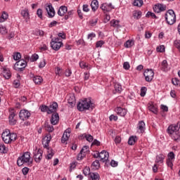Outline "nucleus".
Instances as JSON below:
<instances>
[{"label": "nucleus", "mask_w": 180, "mask_h": 180, "mask_svg": "<svg viewBox=\"0 0 180 180\" xmlns=\"http://www.w3.org/2000/svg\"><path fill=\"white\" fill-rule=\"evenodd\" d=\"M103 44H105V41H103V40L98 41L96 43V48L99 49V47H102V46H103Z\"/></svg>", "instance_id": "obj_46"}, {"label": "nucleus", "mask_w": 180, "mask_h": 180, "mask_svg": "<svg viewBox=\"0 0 180 180\" xmlns=\"http://www.w3.org/2000/svg\"><path fill=\"white\" fill-rule=\"evenodd\" d=\"M79 67L80 68H83L84 70H89L91 68L89 67V65L86 64V63L84 61L79 63Z\"/></svg>", "instance_id": "obj_35"}, {"label": "nucleus", "mask_w": 180, "mask_h": 180, "mask_svg": "<svg viewBox=\"0 0 180 180\" xmlns=\"http://www.w3.org/2000/svg\"><path fill=\"white\" fill-rule=\"evenodd\" d=\"M101 9H102V11H103L104 12H110V11H112V9H115V7L113 6V5L112 4V3H103L101 4Z\"/></svg>", "instance_id": "obj_11"}, {"label": "nucleus", "mask_w": 180, "mask_h": 180, "mask_svg": "<svg viewBox=\"0 0 180 180\" xmlns=\"http://www.w3.org/2000/svg\"><path fill=\"white\" fill-rule=\"evenodd\" d=\"M33 81L34 84H37V85H40V84L43 82V77H41V76H34L33 77Z\"/></svg>", "instance_id": "obj_28"}, {"label": "nucleus", "mask_w": 180, "mask_h": 180, "mask_svg": "<svg viewBox=\"0 0 180 180\" xmlns=\"http://www.w3.org/2000/svg\"><path fill=\"white\" fill-rule=\"evenodd\" d=\"M138 133H144L146 130V123L143 121H140L138 124Z\"/></svg>", "instance_id": "obj_20"}, {"label": "nucleus", "mask_w": 180, "mask_h": 180, "mask_svg": "<svg viewBox=\"0 0 180 180\" xmlns=\"http://www.w3.org/2000/svg\"><path fill=\"white\" fill-rule=\"evenodd\" d=\"M168 25H174L176 22V15L173 10H169L165 16Z\"/></svg>", "instance_id": "obj_3"}, {"label": "nucleus", "mask_w": 180, "mask_h": 180, "mask_svg": "<svg viewBox=\"0 0 180 180\" xmlns=\"http://www.w3.org/2000/svg\"><path fill=\"white\" fill-rule=\"evenodd\" d=\"M16 114L15 113V110H10L9 119L15 118Z\"/></svg>", "instance_id": "obj_51"}, {"label": "nucleus", "mask_w": 180, "mask_h": 180, "mask_svg": "<svg viewBox=\"0 0 180 180\" xmlns=\"http://www.w3.org/2000/svg\"><path fill=\"white\" fill-rule=\"evenodd\" d=\"M115 112L117 115L124 117V116H126L127 113V110H126L125 108H122V107H117L115 109Z\"/></svg>", "instance_id": "obj_17"}, {"label": "nucleus", "mask_w": 180, "mask_h": 180, "mask_svg": "<svg viewBox=\"0 0 180 180\" xmlns=\"http://www.w3.org/2000/svg\"><path fill=\"white\" fill-rule=\"evenodd\" d=\"M174 158H167L166 160V164L167 167L172 169V167H174Z\"/></svg>", "instance_id": "obj_32"}, {"label": "nucleus", "mask_w": 180, "mask_h": 180, "mask_svg": "<svg viewBox=\"0 0 180 180\" xmlns=\"http://www.w3.org/2000/svg\"><path fill=\"white\" fill-rule=\"evenodd\" d=\"M13 86L15 88H19V86H20V81L19 80H14L13 82Z\"/></svg>", "instance_id": "obj_58"}, {"label": "nucleus", "mask_w": 180, "mask_h": 180, "mask_svg": "<svg viewBox=\"0 0 180 180\" xmlns=\"http://www.w3.org/2000/svg\"><path fill=\"white\" fill-rule=\"evenodd\" d=\"M94 158H109V153L106 150H102L100 153L96 152L94 155Z\"/></svg>", "instance_id": "obj_13"}, {"label": "nucleus", "mask_w": 180, "mask_h": 180, "mask_svg": "<svg viewBox=\"0 0 180 180\" xmlns=\"http://www.w3.org/2000/svg\"><path fill=\"white\" fill-rule=\"evenodd\" d=\"M57 108H58V104L57 103L54 102L52 104H51L49 107L48 115L54 113V112L57 110Z\"/></svg>", "instance_id": "obj_18"}, {"label": "nucleus", "mask_w": 180, "mask_h": 180, "mask_svg": "<svg viewBox=\"0 0 180 180\" xmlns=\"http://www.w3.org/2000/svg\"><path fill=\"white\" fill-rule=\"evenodd\" d=\"M46 11L50 18H54V15H56V11H54V8H53V6L48 5L46 7Z\"/></svg>", "instance_id": "obj_15"}, {"label": "nucleus", "mask_w": 180, "mask_h": 180, "mask_svg": "<svg viewBox=\"0 0 180 180\" xmlns=\"http://www.w3.org/2000/svg\"><path fill=\"white\" fill-rule=\"evenodd\" d=\"M134 16L136 18V19H140L141 18V11L135 12Z\"/></svg>", "instance_id": "obj_53"}, {"label": "nucleus", "mask_w": 180, "mask_h": 180, "mask_svg": "<svg viewBox=\"0 0 180 180\" xmlns=\"http://www.w3.org/2000/svg\"><path fill=\"white\" fill-rule=\"evenodd\" d=\"M22 172L23 175H27V174H29V168H27V167L22 168Z\"/></svg>", "instance_id": "obj_61"}, {"label": "nucleus", "mask_w": 180, "mask_h": 180, "mask_svg": "<svg viewBox=\"0 0 180 180\" xmlns=\"http://www.w3.org/2000/svg\"><path fill=\"white\" fill-rule=\"evenodd\" d=\"M161 70L162 71H167L168 68V62H167V60H164L161 63Z\"/></svg>", "instance_id": "obj_31"}, {"label": "nucleus", "mask_w": 180, "mask_h": 180, "mask_svg": "<svg viewBox=\"0 0 180 180\" xmlns=\"http://www.w3.org/2000/svg\"><path fill=\"white\" fill-rule=\"evenodd\" d=\"M41 153H42L41 150H38L37 152V153L34 155V158H40V157H41Z\"/></svg>", "instance_id": "obj_64"}, {"label": "nucleus", "mask_w": 180, "mask_h": 180, "mask_svg": "<svg viewBox=\"0 0 180 180\" xmlns=\"http://www.w3.org/2000/svg\"><path fill=\"white\" fill-rule=\"evenodd\" d=\"M41 112H47V113L49 114V106H47V105H42L41 107Z\"/></svg>", "instance_id": "obj_56"}, {"label": "nucleus", "mask_w": 180, "mask_h": 180, "mask_svg": "<svg viewBox=\"0 0 180 180\" xmlns=\"http://www.w3.org/2000/svg\"><path fill=\"white\" fill-rule=\"evenodd\" d=\"M154 71L153 69H147L143 72V76L145 77V80L146 82H151L153 78H154Z\"/></svg>", "instance_id": "obj_6"}, {"label": "nucleus", "mask_w": 180, "mask_h": 180, "mask_svg": "<svg viewBox=\"0 0 180 180\" xmlns=\"http://www.w3.org/2000/svg\"><path fill=\"white\" fill-rule=\"evenodd\" d=\"M1 137L6 144H11L12 141H15L16 139H18V135L15 133H11L9 129H5L1 134Z\"/></svg>", "instance_id": "obj_2"}, {"label": "nucleus", "mask_w": 180, "mask_h": 180, "mask_svg": "<svg viewBox=\"0 0 180 180\" xmlns=\"http://www.w3.org/2000/svg\"><path fill=\"white\" fill-rule=\"evenodd\" d=\"M72 15H73V11H68V14L65 15V19L66 20L70 19V18H71V16H72Z\"/></svg>", "instance_id": "obj_52"}, {"label": "nucleus", "mask_w": 180, "mask_h": 180, "mask_svg": "<svg viewBox=\"0 0 180 180\" xmlns=\"http://www.w3.org/2000/svg\"><path fill=\"white\" fill-rule=\"evenodd\" d=\"M123 101H124V98H123V96H119L117 98V102H118V105H120V106H123Z\"/></svg>", "instance_id": "obj_48"}, {"label": "nucleus", "mask_w": 180, "mask_h": 180, "mask_svg": "<svg viewBox=\"0 0 180 180\" xmlns=\"http://www.w3.org/2000/svg\"><path fill=\"white\" fill-rule=\"evenodd\" d=\"M0 153L1 154H5V153H8L6 146H5V144H4V143H0Z\"/></svg>", "instance_id": "obj_36"}, {"label": "nucleus", "mask_w": 180, "mask_h": 180, "mask_svg": "<svg viewBox=\"0 0 180 180\" xmlns=\"http://www.w3.org/2000/svg\"><path fill=\"white\" fill-rule=\"evenodd\" d=\"M68 103L70 108H74L75 106V97L72 96L68 98Z\"/></svg>", "instance_id": "obj_29"}, {"label": "nucleus", "mask_w": 180, "mask_h": 180, "mask_svg": "<svg viewBox=\"0 0 180 180\" xmlns=\"http://www.w3.org/2000/svg\"><path fill=\"white\" fill-rule=\"evenodd\" d=\"M91 168L92 169H94V171H96V169H99L101 168V163H99V160H96L91 164Z\"/></svg>", "instance_id": "obj_27"}, {"label": "nucleus", "mask_w": 180, "mask_h": 180, "mask_svg": "<svg viewBox=\"0 0 180 180\" xmlns=\"http://www.w3.org/2000/svg\"><path fill=\"white\" fill-rule=\"evenodd\" d=\"M98 23V18L93 19L90 21L91 26H95Z\"/></svg>", "instance_id": "obj_63"}, {"label": "nucleus", "mask_w": 180, "mask_h": 180, "mask_svg": "<svg viewBox=\"0 0 180 180\" xmlns=\"http://www.w3.org/2000/svg\"><path fill=\"white\" fill-rule=\"evenodd\" d=\"M114 88L115 91V94H120L122 91H123V89L122 88V85L119 83H115Z\"/></svg>", "instance_id": "obj_25"}, {"label": "nucleus", "mask_w": 180, "mask_h": 180, "mask_svg": "<svg viewBox=\"0 0 180 180\" xmlns=\"http://www.w3.org/2000/svg\"><path fill=\"white\" fill-rule=\"evenodd\" d=\"M13 57V60H15V61H18V60H20V58H22V55H20V53L17 52V53H14Z\"/></svg>", "instance_id": "obj_42"}, {"label": "nucleus", "mask_w": 180, "mask_h": 180, "mask_svg": "<svg viewBox=\"0 0 180 180\" xmlns=\"http://www.w3.org/2000/svg\"><path fill=\"white\" fill-rule=\"evenodd\" d=\"M91 7L93 12H96L99 8V2L98 0H93L91 3Z\"/></svg>", "instance_id": "obj_23"}, {"label": "nucleus", "mask_w": 180, "mask_h": 180, "mask_svg": "<svg viewBox=\"0 0 180 180\" xmlns=\"http://www.w3.org/2000/svg\"><path fill=\"white\" fill-rule=\"evenodd\" d=\"M143 0H135L134 1V6H139V8L141 6H143Z\"/></svg>", "instance_id": "obj_39"}, {"label": "nucleus", "mask_w": 180, "mask_h": 180, "mask_svg": "<svg viewBox=\"0 0 180 180\" xmlns=\"http://www.w3.org/2000/svg\"><path fill=\"white\" fill-rule=\"evenodd\" d=\"M9 18V15L6 11H3L1 13V15L0 16V23H3V22H5L6 19Z\"/></svg>", "instance_id": "obj_26"}, {"label": "nucleus", "mask_w": 180, "mask_h": 180, "mask_svg": "<svg viewBox=\"0 0 180 180\" xmlns=\"http://www.w3.org/2000/svg\"><path fill=\"white\" fill-rule=\"evenodd\" d=\"M37 60H39V55L34 53V55H32L30 58V61L32 63H34V61H37Z\"/></svg>", "instance_id": "obj_47"}, {"label": "nucleus", "mask_w": 180, "mask_h": 180, "mask_svg": "<svg viewBox=\"0 0 180 180\" xmlns=\"http://www.w3.org/2000/svg\"><path fill=\"white\" fill-rule=\"evenodd\" d=\"M32 162H33V158H18L17 160L18 167H22L23 164L32 165Z\"/></svg>", "instance_id": "obj_7"}, {"label": "nucleus", "mask_w": 180, "mask_h": 180, "mask_svg": "<svg viewBox=\"0 0 180 180\" xmlns=\"http://www.w3.org/2000/svg\"><path fill=\"white\" fill-rule=\"evenodd\" d=\"M83 173H84V175H85L86 176L88 175H90L91 169L89 168V167H86L83 170Z\"/></svg>", "instance_id": "obj_45"}, {"label": "nucleus", "mask_w": 180, "mask_h": 180, "mask_svg": "<svg viewBox=\"0 0 180 180\" xmlns=\"http://www.w3.org/2000/svg\"><path fill=\"white\" fill-rule=\"evenodd\" d=\"M84 138L89 143H92V141H94V136L91 134H84Z\"/></svg>", "instance_id": "obj_40"}, {"label": "nucleus", "mask_w": 180, "mask_h": 180, "mask_svg": "<svg viewBox=\"0 0 180 180\" xmlns=\"http://www.w3.org/2000/svg\"><path fill=\"white\" fill-rule=\"evenodd\" d=\"M18 158H30V152L23 153Z\"/></svg>", "instance_id": "obj_43"}, {"label": "nucleus", "mask_w": 180, "mask_h": 180, "mask_svg": "<svg viewBox=\"0 0 180 180\" xmlns=\"http://www.w3.org/2000/svg\"><path fill=\"white\" fill-rule=\"evenodd\" d=\"M89 153V147L86 146H83V148L80 150V153L79 154L78 158H79V155H80V158H85V157H86V155Z\"/></svg>", "instance_id": "obj_14"}, {"label": "nucleus", "mask_w": 180, "mask_h": 180, "mask_svg": "<svg viewBox=\"0 0 180 180\" xmlns=\"http://www.w3.org/2000/svg\"><path fill=\"white\" fill-rule=\"evenodd\" d=\"M90 176L91 180H99V174L98 173H91Z\"/></svg>", "instance_id": "obj_41"}, {"label": "nucleus", "mask_w": 180, "mask_h": 180, "mask_svg": "<svg viewBox=\"0 0 180 180\" xmlns=\"http://www.w3.org/2000/svg\"><path fill=\"white\" fill-rule=\"evenodd\" d=\"M50 141H51V134H47L42 140L44 148L49 150V144L50 143Z\"/></svg>", "instance_id": "obj_12"}, {"label": "nucleus", "mask_w": 180, "mask_h": 180, "mask_svg": "<svg viewBox=\"0 0 180 180\" xmlns=\"http://www.w3.org/2000/svg\"><path fill=\"white\" fill-rule=\"evenodd\" d=\"M56 75L61 77L63 75V69L58 67L56 70Z\"/></svg>", "instance_id": "obj_49"}, {"label": "nucleus", "mask_w": 180, "mask_h": 180, "mask_svg": "<svg viewBox=\"0 0 180 180\" xmlns=\"http://www.w3.org/2000/svg\"><path fill=\"white\" fill-rule=\"evenodd\" d=\"M167 9V6L161 4H155L153 6V11L155 13H160V12H164Z\"/></svg>", "instance_id": "obj_10"}, {"label": "nucleus", "mask_w": 180, "mask_h": 180, "mask_svg": "<svg viewBox=\"0 0 180 180\" xmlns=\"http://www.w3.org/2000/svg\"><path fill=\"white\" fill-rule=\"evenodd\" d=\"M45 129L47 131H49V133H51L54 131V127L53 125H50L49 124H45Z\"/></svg>", "instance_id": "obj_37"}, {"label": "nucleus", "mask_w": 180, "mask_h": 180, "mask_svg": "<svg viewBox=\"0 0 180 180\" xmlns=\"http://www.w3.org/2000/svg\"><path fill=\"white\" fill-rule=\"evenodd\" d=\"M83 11L89 12V6H88V4L83 5Z\"/></svg>", "instance_id": "obj_62"}, {"label": "nucleus", "mask_w": 180, "mask_h": 180, "mask_svg": "<svg viewBox=\"0 0 180 180\" xmlns=\"http://www.w3.org/2000/svg\"><path fill=\"white\" fill-rule=\"evenodd\" d=\"M27 63H26V60L21 59L16 62L15 67L18 69V71H23L25 68H26V65Z\"/></svg>", "instance_id": "obj_8"}, {"label": "nucleus", "mask_w": 180, "mask_h": 180, "mask_svg": "<svg viewBox=\"0 0 180 180\" xmlns=\"http://www.w3.org/2000/svg\"><path fill=\"white\" fill-rule=\"evenodd\" d=\"M37 15L38 18H39L40 19H42L43 11L41 8H39L37 11Z\"/></svg>", "instance_id": "obj_50"}, {"label": "nucleus", "mask_w": 180, "mask_h": 180, "mask_svg": "<svg viewBox=\"0 0 180 180\" xmlns=\"http://www.w3.org/2000/svg\"><path fill=\"white\" fill-rule=\"evenodd\" d=\"M31 114L30 112L27 110H21L19 112V117L21 120H27L29 117H30Z\"/></svg>", "instance_id": "obj_9"}, {"label": "nucleus", "mask_w": 180, "mask_h": 180, "mask_svg": "<svg viewBox=\"0 0 180 180\" xmlns=\"http://www.w3.org/2000/svg\"><path fill=\"white\" fill-rule=\"evenodd\" d=\"M0 33H1V34H6L8 33V30H6V27L1 25H0Z\"/></svg>", "instance_id": "obj_38"}, {"label": "nucleus", "mask_w": 180, "mask_h": 180, "mask_svg": "<svg viewBox=\"0 0 180 180\" xmlns=\"http://www.w3.org/2000/svg\"><path fill=\"white\" fill-rule=\"evenodd\" d=\"M133 46H134V41L133 40H128L124 43V47H126V49H129V47Z\"/></svg>", "instance_id": "obj_34"}, {"label": "nucleus", "mask_w": 180, "mask_h": 180, "mask_svg": "<svg viewBox=\"0 0 180 180\" xmlns=\"http://www.w3.org/2000/svg\"><path fill=\"white\" fill-rule=\"evenodd\" d=\"M94 108V103L91 102L89 99L84 98V100H81L78 105L77 109L80 112H84V110H92Z\"/></svg>", "instance_id": "obj_1"}, {"label": "nucleus", "mask_w": 180, "mask_h": 180, "mask_svg": "<svg viewBox=\"0 0 180 180\" xmlns=\"http://www.w3.org/2000/svg\"><path fill=\"white\" fill-rule=\"evenodd\" d=\"M3 77H4L5 79H9L11 77H12V74H11V70L8 68L3 69Z\"/></svg>", "instance_id": "obj_24"}, {"label": "nucleus", "mask_w": 180, "mask_h": 180, "mask_svg": "<svg viewBox=\"0 0 180 180\" xmlns=\"http://www.w3.org/2000/svg\"><path fill=\"white\" fill-rule=\"evenodd\" d=\"M61 46H63V39H61V38L57 37L52 39L51 41V46L53 49V50L58 51V50L61 49Z\"/></svg>", "instance_id": "obj_4"}, {"label": "nucleus", "mask_w": 180, "mask_h": 180, "mask_svg": "<svg viewBox=\"0 0 180 180\" xmlns=\"http://www.w3.org/2000/svg\"><path fill=\"white\" fill-rule=\"evenodd\" d=\"M146 92H147V88L142 87L141 89V96H146Z\"/></svg>", "instance_id": "obj_54"}, {"label": "nucleus", "mask_w": 180, "mask_h": 180, "mask_svg": "<svg viewBox=\"0 0 180 180\" xmlns=\"http://www.w3.org/2000/svg\"><path fill=\"white\" fill-rule=\"evenodd\" d=\"M94 37H96V34L94 32H91L88 34L87 39L89 40H92L94 39Z\"/></svg>", "instance_id": "obj_55"}, {"label": "nucleus", "mask_w": 180, "mask_h": 180, "mask_svg": "<svg viewBox=\"0 0 180 180\" xmlns=\"http://www.w3.org/2000/svg\"><path fill=\"white\" fill-rule=\"evenodd\" d=\"M68 11V8L65 6H62L59 8V10L58 11V15L59 16H64L65 13H67V11Z\"/></svg>", "instance_id": "obj_21"}, {"label": "nucleus", "mask_w": 180, "mask_h": 180, "mask_svg": "<svg viewBox=\"0 0 180 180\" xmlns=\"http://www.w3.org/2000/svg\"><path fill=\"white\" fill-rule=\"evenodd\" d=\"M71 74H72V72H71V69H67L65 72V77H71Z\"/></svg>", "instance_id": "obj_59"}, {"label": "nucleus", "mask_w": 180, "mask_h": 180, "mask_svg": "<svg viewBox=\"0 0 180 180\" xmlns=\"http://www.w3.org/2000/svg\"><path fill=\"white\" fill-rule=\"evenodd\" d=\"M9 122L11 124H12L13 126H15V124H16L17 120H16V118H9Z\"/></svg>", "instance_id": "obj_60"}, {"label": "nucleus", "mask_w": 180, "mask_h": 180, "mask_svg": "<svg viewBox=\"0 0 180 180\" xmlns=\"http://www.w3.org/2000/svg\"><path fill=\"white\" fill-rule=\"evenodd\" d=\"M20 13H21V15L25 20L26 23H27V22H29V20L30 19V15H29V10L27 8L21 10Z\"/></svg>", "instance_id": "obj_16"}, {"label": "nucleus", "mask_w": 180, "mask_h": 180, "mask_svg": "<svg viewBox=\"0 0 180 180\" xmlns=\"http://www.w3.org/2000/svg\"><path fill=\"white\" fill-rule=\"evenodd\" d=\"M148 109L152 113H154V115H158V106L155 104H149Z\"/></svg>", "instance_id": "obj_22"}, {"label": "nucleus", "mask_w": 180, "mask_h": 180, "mask_svg": "<svg viewBox=\"0 0 180 180\" xmlns=\"http://www.w3.org/2000/svg\"><path fill=\"white\" fill-rule=\"evenodd\" d=\"M58 120H60V117L58 116V114L56 113V112L52 114V117H51V124L55 126V124H57V123H58Z\"/></svg>", "instance_id": "obj_19"}, {"label": "nucleus", "mask_w": 180, "mask_h": 180, "mask_svg": "<svg viewBox=\"0 0 180 180\" xmlns=\"http://www.w3.org/2000/svg\"><path fill=\"white\" fill-rule=\"evenodd\" d=\"M123 68L124 70H129L130 68V64L129 62H124L123 64Z\"/></svg>", "instance_id": "obj_57"}, {"label": "nucleus", "mask_w": 180, "mask_h": 180, "mask_svg": "<svg viewBox=\"0 0 180 180\" xmlns=\"http://www.w3.org/2000/svg\"><path fill=\"white\" fill-rule=\"evenodd\" d=\"M180 129V122H178L177 124H174L172 125H169L167 128V133L169 134H174L175 133H178Z\"/></svg>", "instance_id": "obj_5"}, {"label": "nucleus", "mask_w": 180, "mask_h": 180, "mask_svg": "<svg viewBox=\"0 0 180 180\" xmlns=\"http://www.w3.org/2000/svg\"><path fill=\"white\" fill-rule=\"evenodd\" d=\"M172 140H174V141H180V135H179V132H175L174 134H172L170 135Z\"/></svg>", "instance_id": "obj_30"}, {"label": "nucleus", "mask_w": 180, "mask_h": 180, "mask_svg": "<svg viewBox=\"0 0 180 180\" xmlns=\"http://www.w3.org/2000/svg\"><path fill=\"white\" fill-rule=\"evenodd\" d=\"M110 25L111 26H112V27H119V20H112L110 22Z\"/></svg>", "instance_id": "obj_44"}, {"label": "nucleus", "mask_w": 180, "mask_h": 180, "mask_svg": "<svg viewBox=\"0 0 180 180\" xmlns=\"http://www.w3.org/2000/svg\"><path fill=\"white\" fill-rule=\"evenodd\" d=\"M136 141H137V137L131 136L128 140V144H129V146H134V144H136Z\"/></svg>", "instance_id": "obj_33"}]
</instances>
